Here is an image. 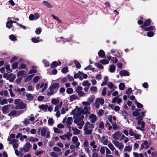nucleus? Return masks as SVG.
Here are the masks:
<instances>
[{"instance_id":"nucleus-1","label":"nucleus","mask_w":157,"mask_h":157,"mask_svg":"<svg viewBox=\"0 0 157 157\" xmlns=\"http://www.w3.org/2000/svg\"><path fill=\"white\" fill-rule=\"evenodd\" d=\"M74 117L76 118L74 121V123L77 125L78 126V128L81 129L82 128L83 125L84 124V121L82 119L84 118V116L80 114H77V113L75 112L74 114Z\"/></svg>"},{"instance_id":"nucleus-2","label":"nucleus","mask_w":157,"mask_h":157,"mask_svg":"<svg viewBox=\"0 0 157 157\" xmlns=\"http://www.w3.org/2000/svg\"><path fill=\"white\" fill-rule=\"evenodd\" d=\"M90 107L84 106L83 108H78L75 109L72 112V114H74L75 112L77 114H80L83 116L84 114H89L90 113Z\"/></svg>"},{"instance_id":"nucleus-3","label":"nucleus","mask_w":157,"mask_h":157,"mask_svg":"<svg viewBox=\"0 0 157 157\" xmlns=\"http://www.w3.org/2000/svg\"><path fill=\"white\" fill-rule=\"evenodd\" d=\"M94 128V126L89 122H86L84 127V134L86 135L90 134L93 131V129Z\"/></svg>"},{"instance_id":"nucleus-4","label":"nucleus","mask_w":157,"mask_h":157,"mask_svg":"<svg viewBox=\"0 0 157 157\" xmlns=\"http://www.w3.org/2000/svg\"><path fill=\"white\" fill-rule=\"evenodd\" d=\"M59 86V84L58 83H55L51 85L49 87V89L50 92H48L47 93V96L53 95L54 93V90L58 89Z\"/></svg>"},{"instance_id":"nucleus-5","label":"nucleus","mask_w":157,"mask_h":157,"mask_svg":"<svg viewBox=\"0 0 157 157\" xmlns=\"http://www.w3.org/2000/svg\"><path fill=\"white\" fill-rule=\"evenodd\" d=\"M150 144L151 143L150 141L146 140H143V143L141 145L140 150H142L144 148L146 149H148Z\"/></svg>"},{"instance_id":"nucleus-6","label":"nucleus","mask_w":157,"mask_h":157,"mask_svg":"<svg viewBox=\"0 0 157 157\" xmlns=\"http://www.w3.org/2000/svg\"><path fill=\"white\" fill-rule=\"evenodd\" d=\"M104 100L101 98H98L95 100L94 105L98 109L99 108L100 105H102L104 103Z\"/></svg>"},{"instance_id":"nucleus-7","label":"nucleus","mask_w":157,"mask_h":157,"mask_svg":"<svg viewBox=\"0 0 157 157\" xmlns=\"http://www.w3.org/2000/svg\"><path fill=\"white\" fill-rule=\"evenodd\" d=\"M31 147V144L29 142H28L25 144L23 147H21L20 148V149L21 152L24 151L25 152H26L30 151Z\"/></svg>"},{"instance_id":"nucleus-8","label":"nucleus","mask_w":157,"mask_h":157,"mask_svg":"<svg viewBox=\"0 0 157 157\" xmlns=\"http://www.w3.org/2000/svg\"><path fill=\"white\" fill-rule=\"evenodd\" d=\"M112 142L115 146L118 149L121 150L123 149L124 147V145L122 143H120L117 140H113Z\"/></svg>"},{"instance_id":"nucleus-9","label":"nucleus","mask_w":157,"mask_h":157,"mask_svg":"<svg viewBox=\"0 0 157 157\" xmlns=\"http://www.w3.org/2000/svg\"><path fill=\"white\" fill-rule=\"evenodd\" d=\"M11 106L10 104L5 105L2 108V113L4 114H6L9 112V108Z\"/></svg>"},{"instance_id":"nucleus-10","label":"nucleus","mask_w":157,"mask_h":157,"mask_svg":"<svg viewBox=\"0 0 157 157\" xmlns=\"http://www.w3.org/2000/svg\"><path fill=\"white\" fill-rule=\"evenodd\" d=\"M112 136L115 140H119V139L121 136V133L119 131L116 132L112 134Z\"/></svg>"},{"instance_id":"nucleus-11","label":"nucleus","mask_w":157,"mask_h":157,"mask_svg":"<svg viewBox=\"0 0 157 157\" xmlns=\"http://www.w3.org/2000/svg\"><path fill=\"white\" fill-rule=\"evenodd\" d=\"M107 86L112 91H114L117 88V87L111 82H109L107 84Z\"/></svg>"},{"instance_id":"nucleus-12","label":"nucleus","mask_w":157,"mask_h":157,"mask_svg":"<svg viewBox=\"0 0 157 157\" xmlns=\"http://www.w3.org/2000/svg\"><path fill=\"white\" fill-rule=\"evenodd\" d=\"M78 139L77 136H74L73 137L72 141L74 143H76L75 145V147L76 148H78L80 145V143L79 142H78Z\"/></svg>"},{"instance_id":"nucleus-13","label":"nucleus","mask_w":157,"mask_h":157,"mask_svg":"<svg viewBox=\"0 0 157 157\" xmlns=\"http://www.w3.org/2000/svg\"><path fill=\"white\" fill-rule=\"evenodd\" d=\"M89 118L90 119V121L92 123H94L97 120L96 116L93 114H90Z\"/></svg>"},{"instance_id":"nucleus-14","label":"nucleus","mask_w":157,"mask_h":157,"mask_svg":"<svg viewBox=\"0 0 157 157\" xmlns=\"http://www.w3.org/2000/svg\"><path fill=\"white\" fill-rule=\"evenodd\" d=\"M109 106L112 109H113L115 111L118 112L120 109V107L118 106H115L114 105L109 104Z\"/></svg>"},{"instance_id":"nucleus-15","label":"nucleus","mask_w":157,"mask_h":157,"mask_svg":"<svg viewBox=\"0 0 157 157\" xmlns=\"http://www.w3.org/2000/svg\"><path fill=\"white\" fill-rule=\"evenodd\" d=\"M90 144L91 147H92L93 149L92 150V151H96V148L97 147V145L96 144L95 141L94 140L92 141L91 142H90Z\"/></svg>"},{"instance_id":"nucleus-16","label":"nucleus","mask_w":157,"mask_h":157,"mask_svg":"<svg viewBox=\"0 0 157 157\" xmlns=\"http://www.w3.org/2000/svg\"><path fill=\"white\" fill-rule=\"evenodd\" d=\"M119 74L121 76H128L129 75V73L126 71L122 70L119 72Z\"/></svg>"},{"instance_id":"nucleus-17","label":"nucleus","mask_w":157,"mask_h":157,"mask_svg":"<svg viewBox=\"0 0 157 157\" xmlns=\"http://www.w3.org/2000/svg\"><path fill=\"white\" fill-rule=\"evenodd\" d=\"M39 108L40 109L46 112L48 109V105H47L42 104L39 106Z\"/></svg>"},{"instance_id":"nucleus-18","label":"nucleus","mask_w":157,"mask_h":157,"mask_svg":"<svg viewBox=\"0 0 157 157\" xmlns=\"http://www.w3.org/2000/svg\"><path fill=\"white\" fill-rule=\"evenodd\" d=\"M150 19H148L145 21L144 25L140 26L142 28H144L145 26H149L151 24Z\"/></svg>"},{"instance_id":"nucleus-19","label":"nucleus","mask_w":157,"mask_h":157,"mask_svg":"<svg viewBox=\"0 0 157 157\" xmlns=\"http://www.w3.org/2000/svg\"><path fill=\"white\" fill-rule=\"evenodd\" d=\"M108 119L109 121L111 124L115 122L116 121V117L114 116L112 117L111 115H110L108 117Z\"/></svg>"},{"instance_id":"nucleus-20","label":"nucleus","mask_w":157,"mask_h":157,"mask_svg":"<svg viewBox=\"0 0 157 157\" xmlns=\"http://www.w3.org/2000/svg\"><path fill=\"white\" fill-rule=\"evenodd\" d=\"M132 146L129 145L126 146L124 149V152H130L132 150Z\"/></svg>"},{"instance_id":"nucleus-21","label":"nucleus","mask_w":157,"mask_h":157,"mask_svg":"<svg viewBox=\"0 0 157 157\" xmlns=\"http://www.w3.org/2000/svg\"><path fill=\"white\" fill-rule=\"evenodd\" d=\"M71 129L73 131V133L74 135H78L80 132V130L76 128L72 127Z\"/></svg>"},{"instance_id":"nucleus-22","label":"nucleus","mask_w":157,"mask_h":157,"mask_svg":"<svg viewBox=\"0 0 157 157\" xmlns=\"http://www.w3.org/2000/svg\"><path fill=\"white\" fill-rule=\"evenodd\" d=\"M40 37H33L32 39V41L34 43H38L40 41H42V40L40 39Z\"/></svg>"},{"instance_id":"nucleus-23","label":"nucleus","mask_w":157,"mask_h":157,"mask_svg":"<svg viewBox=\"0 0 157 157\" xmlns=\"http://www.w3.org/2000/svg\"><path fill=\"white\" fill-rule=\"evenodd\" d=\"M90 90L92 93H96L97 92L98 88L97 87L95 86H91L90 88Z\"/></svg>"},{"instance_id":"nucleus-24","label":"nucleus","mask_w":157,"mask_h":157,"mask_svg":"<svg viewBox=\"0 0 157 157\" xmlns=\"http://www.w3.org/2000/svg\"><path fill=\"white\" fill-rule=\"evenodd\" d=\"M59 137L62 140H65L66 138L69 140V132L67 133V134H64L62 136H60Z\"/></svg>"},{"instance_id":"nucleus-25","label":"nucleus","mask_w":157,"mask_h":157,"mask_svg":"<svg viewBox=\"0 0 157 157\" xmlns=\"http://www.w3.org/2000/svg\"><path fill=\"white\" fill-rule=\"evenodd\" d=\"M43 3L47 7L52 8L53 7V6L52 5H51V4L47 1H44L43 2Z\"/></svg>"},{"instance_id":"nucleus-26","label":"nucleus","mask_w":157,"mask_h":157,"mask_svg":"<svg viewBox=\"0 0 157 157\" xmlns=\"http://www.w3.org/2000/svg\"><path fill=\"white\" fill-rule=\"evenodd\" d=\"M98 55L101 58H104L105 56V53L104 51L102 50H101L98 52Z\"/></svg>"},{"instance_id":"nucleus-27","label":"nucleus","mask_w":157,"mask_h":157,"mask_svg":"<svg viewBox=\"0 0 157 157\" xmlns=\"http://www.w3.org/2000/svg\"><path fill=\"white\" fill-rule=\"evenodd\" d=\"M58 65V62L57 61H53L51 64V67L52 68H56Z\"/></svg>"},{"instance_id":"nucleus-28","label":"nucleus","mask_w":157,"mask_h":157,"mask_svg":"<svg viewBox=\"0 0 157 157\" xmlns=\"http://www.w3.org/2000/svg\"><path fill=\"white\" fill-rule=\"evenodd\" d=\"M27 99L29 101L32 100L34 98V97L32 95L30 94H27L26 95Z\"/></svg>"},{"instance_id":"nucleus-29","label":"nucleus","mask_w":157,"mask_h":157,"mask_svg":"<svg viewBox=\"0 0 157 157\" xmlns=\"http://www.w3.org/2000/svg\"><path fill=\"white\" fill-rule=\"evenodd\" d=\"M115 70V67L113 64L110 65L109 68V71L111 73L114 72Z\"/></svg>"},{"instance_id":"nucleus-30","label":"nucleus","mask_w":157,"mask_h":157,"mask_svg":"<svg viewBox=\"0 0 157 157\" xmlns=\"http://www.w3.org/2000/svg\"><path fill=\"white\" fill-rule=\"evenodd\" d=\"M18 105L20 109H24L26 107V104L24 103L23 101H21L20 103L18 104Z\"/></svg>"},{"instance_id":"nucleus-31","label":"nucleus","mask_w":157,"mask_h":157,"mask_svg":"<svg viewBox=\"0 0 157 157\" xmlns=\"http://www.w3.org/2000/svg\"><path fill=\"white\" fill-rule=\"evenodd\" d=\"M91 84L88 81H86L83 82L82 86H87L90 87Z\"/></svg>"},{"instance_id":"nucleus-32","label":"nucleus","mask_w":157,"mask_h":157,"mask_svg":"<svg viewBox=\"0 0 157 157\" xmlns=\"http://www.w3.org/2000/svg\"><path fill=\"white\" fill-rule=\"evenodd\" d=\"M47 132V130L45 128H43L41 130V135L42 136H45Z\"/></svg>"},{"instance_id":"nucleus-33","label":"nucleus","mask_w":157,"mask_h":157,"mask_svg":"<svg viewBox=\"0 0 157 157\" xmlns=\"http://www.w3.org/2000/svg\"><path fill=\"white\" fill-rule=\"evenodd\" d=\"M108 146L112 151H113L115 150V147L111 143H109L108 144Z\"/></svg>"},{"instance_id":"nucleus-34","label":"nucleus","mask_w":157,"mask_h":157,"mask_svg":"<svg viewBox=\"0 0 157 157\" xmlns=\"http://www.w3.org/2000/svg\"><path fill=\"white\" fill-rule=\"evenodd\" d=\"M54 131L55 133H61L63 132L62 131L58 129V128L54 127L53 128Z\"/></svg>"},{"instance_id":"nucleus-35","label":"nucleus","mask_w":157,"mask_h":157,"mask_svg":"<svg viewBox=\"0 0 157 157\" xmlns=\"http://www.w3.org/2000/svg\"><path fill=\"white\" fill-rule=\"evenodd\" d=\"M52 17L54 19L58 21L59 23H62L61 20L58 17L55 16L54 14H52Z\"/></svg>"},{"instance_id":"nucleus-36","label":"nucleus","mask_w":157,"mask_h":157,"mask_svg":"<svg viewBox=\"0 0 157 157\" xmlns=\"http://www.w3.org/2000/svg\"><path fill=\"white\" fill-rule=\"evenodd\" d=\"M95 98V97L94 95H91L88 98V101L90 102H92L94 100Z\"/></svg>"},{"instance_id":"nucleus-37","label":"nucleus","mask_w":157,"mask_h":157,"mask_svg":"<svg viewBox=\"0 0 157 157\" xmlns=\"http://www.w3.org/2000/svg\"><path fill=\"white\" fill-rule=\"evenodd\" d=\"M29 140L32 142H37L39 141V139L37 138H34L33 137H30Z\"/></svg>"},{"instance_id":"nucleus-38","label":"nucleus","mask_w":157,"mask_h":157,"mask_svg":"<svg viewBox=\"0 0 157 157\" xmlns=\"http://www.w3.org/2000/svg\"><path fill=\"white\" fill-rule=\"evenodd\" d=\"M51 102L54 105H57L59 103V99H53L52 100Z\"/></svg>"},{"instance_id":"nucleus-39","label":"nucleus","mask_w":157,"mask_h":157,"mask_svg":"<svg viewBox=\"0 0 157 157\" xmlns=\"http://www.w3.org/2000/svg\"><path fill=\"white\" fill-rule=\"evenodd\" d=\"M13 26V25L11 22H10V21H7L6 23V27L8 29H10Z\"/></svg>"},{"instance_id":"nucleus-40","label":"nucleus","mask_w":157,"mask_h":157,"mask_svg":"<svg viewBox=\"0 0 157 157\" xmlns=\"http://www.w3.org/2000/svg\"><path fill=\"white\" fill-rule=\"evenodd\" d=\"M17 113V111L15 110H12L10 113L8 114L9 116L15 115Z\"/></svg>"},{"instance_id":"nucleus-41","label":"nucleus","mask_w":157,"mask_h":157,"mask_svg":"<svg viewBox=\"0 0 157 157\" xmlns=\"http://www.w3.org/2000/svg\"><path fill=\"white\" fill-rule=\"evenodd\" d=\"M99 62L103 64H107L109 63L108 60L105 59L101 60L99 61Z\"/></svg>"},{"instance_id":"nucleus-42","label":"nucleus","mask_w":157,"mask_h":157,"mask_svg":"<svg viewBox=\"0 0 157 157\" xmlns=\"http://www.w3.org/2000/svg\"><path fill=\"white\" fill-rule=\"evenodd\" d=\"M1 98H0V104L1 105H3L4 104H7L8 103V102L7 101V99L5 98L3 99L1 101Z\"/></svg>"},{"instance_id":"nucleus-43","label":"nucleus","mask_w":157,"mask_h":157,"mask_svg":"<svg viewBox=\"0 0 157 157\" xmlns=\"http://www.w3.org/2000/svg\"><path fill=\"white\" fill-rule=\"evenodd\" d=\"M9 39L12 41H15L16 40V36L14 35L11 34L9 36Z\"/></svg>"},{"instance_id":"nucleus-44","label":"nucleus","mask_w":157,"mask_h":157,"mask_svg":"<svg viewBox=\"0 0 157 157\" xmlns=\"http://www.w3.org/2000/svg\"><path fill=\"white\" fill-rule=\"evenodd\" d=\"M125 86V85L123 83H120L119 86V88L121 90H123Z\"/></svg>"},{"instance_id":"nucleus-45","label":"nucleus","mask_w":157,"mask_h":157,"mask_svg":"<svg viewBox=\"0 0 157 157\" xmlns=\"http://www.w3.org/2000/svg\"><path fill=\"white\" fill-rule=\"evenodd\" d=\"M42 62L46 67H48L49 66L50 64L49 62L46 60H43Z\"/></svg>"},{"instance_id":"nucleus-46","label":"nucleus","mask_w":157,"mask_h":157,"mask_svg":"<svg viewBox=\"0 0 157 157\" xmlns=\"http://www.w3.org/2000/svg\"><path fill=\"white\" fill-rule=\"evenodd\" d=\"M25 72V70H22L19 71L17 74V77H19L20 76H22L24 74Z\"/></svg>"},{"instance_id":"nucleus-47","label":"nucleus","mask_w":157,"mask_h":157,"mask_svg":"<svg viewBox=\"0 0 157 157\" xmlns=\"http://www.w3.org/2000/svg\"><path fill=\"white\" fill-rule=\"evenodd\" d=\"M82 104L84 106L90 107V103L88 101H83Z\"/></svg>"},{"instance_id":"nucleus-48","label":"nucleus","mask_w":157,"mask_h":157,"mask_svg":"<svg viewBox=\"0 0 157 157\" xmlns=\"http://www.w3.org/2000/svg\"><path fill=\"white\" fill-rule=\"evenodd\" d=\"M135 103L137 107L139 108H142L143 107V105L140 103L138 102L136 100L135 101Z\"/></svg>"},{"instance_id":"nucleus-49","label":"nucleus","mask_w":157,"mask_h":157,"mask_svg":"<svg viewBox=\"0 0 157 157\" xmlns=\"http://www.w3.org/2000/svg\"><path fill=\"white\" fill-rule=\"evenodd\" d=\"M41 28H37L36 29L35 33L37 35H39L41 33Z\"/></svg>"},{"instance_id":"nucleus-50","label":"nucleus","mask_w":157,"mask_h":157,"mask_svg":"<svg viewBox=\"0 0 157 157\" xmlns=\"http://www.w3.org/2000/svg\"><path fill=\"white\" fill-rule=\"evenodd\" d=\"M18 66V63L17 62H16L13 63L12 66V67L13 69H14L17 68Z\"/></svg>"},{"instance_id":"nucleus-51","label":"nucleus","mask_w":157,"mask_h":157,"mask_svg":"<svg viewBox=\"0 0 157 157\" xmlns=\"http://www.w3.org/2000/svg\"><path fill=\"white\" fill-rule=\"evenodd\" d=\"M74 62L77 68L79 69L81 68V65L78 61H75Z\"/></svg>"},{"instance_id":"nucleus-52","label":"nucleus","mask_w":157,"mask_h":157,"mask_svg":"<svg viewBox=\"0 0 157 157\" xmlns=\"http://www.w3.org/2000/svg\"><path fill=\"white\" fill-rule=\"evenodd\" d=\"M6 68L7 70V72L8 73H10L12 72V70L10 68L9 65H7L6 66Z\"/></svg>"},{"instance_id":"nucleus-53","label":"nucleus","mask_w":157,"mask_h":157,"mask_svg":"<svg viewBox=\"0 0 157 157\" xmlns=\"http://www.w3.org/2000/svg\"><path fill=\"white\" fill-rule=\"evenodd\" d=\"M77 98V97L75 94L72 95L71 96L70 100L71 101H72L76 99Z\"/></svg>"},{"instance_id":"nucleus-54","label":"nucleus","mask_w":157,"mask_h":157,"mask_svg":"<svg viewBox=\"0 0 157 157\" xmlns=\"http://www.w3.org/2000/svg\"><path fill=\"white\" fill-rule=\"evenodd\" d=\"M129 132L130 135L131 136H134L136 133L132 129H129Z\"/></svg>"},{"instance_id":"nucleus-55","label":"nucleus","mask_w":157,"mask_h":157,"mask_svg":"<svg viewBox=\"0 0 157 157\" xmlns=\"http://www.w3.org/2000/svg\"><path fill=\"white\" fill-rule=\"evenodd\" d=\"M16 78V77L15 75L13 74V75H12V76L9 79V81L10 82H12L15 80Z\"/></svg>"},{"instance_id":"nucleus-56","label":"nucleus","mask_w":157,"mask_h":157,"mask_svg":"<svg viewBox=\"0 0 157 157\" xmlns=\"http://www.w3.org/2000/svg\"><path fill=\"white\" fill-rule=\"evenodd\" d=\"M17 91H18V92L20 94H21L22 92H24L25 90V88H22L21 89L17 88Z\"/></svg>"},{"instance_id":"nucleus-57","label":"nucleus","mask_w":157,"mask_h":157,"mask_svg":"<svg viewBox=\"0 0 157 157\" xmlns=\"http://www.w3.org/2000/svg\"><path fill=\"white\" fill-rule=\"evenodd\" d=\"M105 148L104 147H101L100 149V152L101 154H105Z\"/></svg>"},{"instance_id":"nucleus-58","label":"nucleus","mask_w":157,"mask_h":157,"mask_svg":"<svg viewBox=\"0 0 157 157\" xmlns=\"http://www.w3.org/2000/svg\"><path fill=\"white\" fill-rule=\"evenodd\" d=\"M153 27L152 26H150L147 27H146L144 28V30L145 31H148L153 30Z\"/></svg>"},{"instance_id":"nucleus-59","label":"nucleus","mask_w":157,"mask_h":157,"mask_svg":"<svg viewBox=\"0 0 157 157\" xmlns=\"http://www.w3.org/2000/svg\"><path fill=\"white\" fill-rule=\"evenodd\" d=\"M94 65L96 67H98L99 68L103 69V66L99 63H95Z\"/></svg>"},{"instance_id":"nucleus-60","label":"nucleus","mask_w":157,"mask_h":157,"mask_svg":"<svg viewBox=\"0 0 157 157\" xmlns=\"http://www.w3.org/2000/svg\"><path fill=\"white\" fill-rule=\"evenodd\" d=\"M134 136L136 139L139 140L140 139L141 135L135 133Z\"/></svg>"},{"instance_id":"nucleus-61","label":"nucleus","mask_w":157,"mask_h":157,"mask_svg":"<svg viewBox=\"0 0 157 157\" xmlns=\"http://www.w3.org/2000/svg\"><path fill=\"white\" fill-rule=\"evenodd\" d=\"M21 99H17L15 100L14 103L15 105H18L20 103Z\"/></svg>"},{"instance_id":"nucleus-62","label":"nucleus","mask_w":157,"mask_h":157,"mask_svg":"<svg viewBox=\"0 0 157 157\" xmlns=\"http://www.w3.org/2000/svg\"><path fill=\"white\" fill-rule=\"evenodd\" d=\"M48 124L49 125H52L54 123L53 120L52 118H51L48 119Z\"/></svg>"},{"instance_id":"nucleus-63","label":"nucleus","mask_w":157,"mask_h":157,"mask_svg":"<svg viewBox=\"0 0 157 157\" xmlns=\"http://www.w3.org/2000/svg\"><path fill=\"white\" fill-rule=\"evenodd\" d=\"M26 67V64L24 63H21L19 68L20 69H25Z\"/></svg>"},{"instance_id":"nucleus-64","label":"nucleus","mask_w":157,"mask_h":157,"mask_svg":"<svg viewBox=\"0 0 157 157\" xmlns=\"http://www.w3.org/2000/svg\"><path fill=\"white\" fill-rule=\"evenodd\" d=\"M106 90L107 88L106 87H104L102 91L101 94L102 96H105L106 94Z\"/></svg>"}]
</instances>
